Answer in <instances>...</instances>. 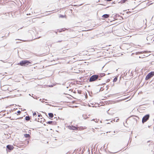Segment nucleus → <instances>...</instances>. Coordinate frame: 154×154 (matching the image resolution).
Instances as JSON below:
<instances>
[{"label": "nucleus", "instance_id": "obj_1", "mask_svg": "<svg viewBox=\"0 0 154 154\" xmlns=\"http://www.w3.org/2000/svg\"><path fill=\"white\" fill-rule=\"evenodd\" d=\"M30 63H31L29 61L27 60H24L21 61L18 64L21 66H27V65Z\"/></svg>", "mask_w": 154, "mask_h": 154}, {"label": "nucleus", "instance_id": "obj_2", "mask_svg": "<svg viewBox=\"0 0 154 154\" xmlns=\"http://www.w3.org/2000/svg\"><path fill=\"white\" fill-rule=\"evenodd\" d=\"M99 78L98 75H93L90 78L89 81L90 82L95 81Z\"/></svg>", "mask_w": 154, "mask_h": 154}, {"label": "nucleus", "instance_id": "obj_3", "mask_svg": "<svg viewBox=\"0 0 154 154\" xmlns=\"http://www.w3.org/2000/svg\"><path fill=\"white\" fill-rule=\"evenodd\" d=\"M154 75V72H149L146 76V79L148 80Z\"/></svg>", "mask_w": 154, "mask_h": 154}, {"label": "nucleus", "instance_id": "obj_4", "mask_svg": "<svg viewBox=\"0 0 154 154\" xmlns=\"http://www.w3.org/2000/svg\"><path fill=\"white\" fill-rule=\"evenodd\" d=\"M149 114L146 115L144 116L142 122L143 123L146 122L149 119Z\"/></svg>", "mask_w": 154, "mask_h": 154}, {"label": "nucleus", "instance_id": "obj_5", "mask_svg": "<svg viewBox=\"0 0 154 154\" xmlns=\"http://www.w3.org/2000/svg\"><path fill=\"white\" fill-rule=\"evenodd\" d=\"M68 128L71 130H78V129L77 127H76L74 126H73L72 125L70 126L69 125L68 126Z\"/></svg>", "mask_w": 154, "mask_h": 154}, {"label": "nucleus", "instance_id": "obj_6", "mask_svg": "<svg viewBox=\"0 0 154 154\" xmlns=\"http://www.w3.org/2000/svg\"><path fill=\"white\" fill-rule=\"evenodd\" d=\"M7 148L10 150H12L13 149L14 147L11 145H8L7 146Z\"/></svg>", "mask_w": 154, "mask_h": 154}, {"label": "nucleus", "instance_id": "obj_7", "mask_svg": "<svg viewBox=\"0 0 154 154\" xmlns=\"http://www.w3.org/2000/svg\"><path fill=\"white\" fill-rule=\"evenodd\" d=\"M78 129V130H81L83 129H85L86 128V127H80L77 128Z\"/></svg>", "mask_w": 154, "mask_h": 154}, {"label": "nucleus", "instance_id": "obj_8", "mask_svg": "<svg viewBox=\"0 0 154 154\" xmlns=\"http://www.w3.org/2000/svg\"><path fill=\"white\" fill-rule=\"evenodd\" d=\"M109 16V15L108 14H105L103 15L102 17L105 18H107Z\"/></svg>", "mask_w": 154, "mask_h": 154}, {"label": "nucleus", "instance_id": "obj_9", "mask_svg": "<svg viewBox=\"0 0 154 154\" xmlns=\"http://www.w3.org/2000/svg\"><path fill=\"white\" fill-rule=\"evenodd\" d=\"M49 116L51 118H53L54 116L53 114L52 113H48Z\"/></svg>", "mask_w": 154, "mask_h": 154}, {"label": "nucleus", "instance_id": "obj_10", "mask_svg": "<svg viewBox=\"0 0 154 154\" xmlns=\"http://www.w3.org/2000/svg\"><path fill=\"white\" fill-rule=\"evenodd\" d=\"M105 75V74L104 73H101L99 75V77H102L104 76Z\"/></svg>", "mask_w": 154, "mask_h": 154}, {"label": "nucleus", "instance_id": "obj_11", "mask_svg": "<svg viewBox=\"0 0 154 154\" xmlns=\"http://www.w3.org/2000/svg\"><path fill=\"white\" fill-rule=\"evenodd\" d=\"M26 120L29 121L30 120V117L29 116H26L25 118Z\"/></svg>", "mask_w": 154, "mask_h": 154}, {"label": "nucleus", "instance_id": "obj_12", "mask_svg": "<svg viewBox=\"0 0 154 154\" xmlns=\"http://www.w3.org/2000/svg\"><path fill=\"white\" fill-rule=\"evenodd\" d=\"M127 0H122L121 1V3H123L125 2L126 1H127Z\"/></svg>", "mask_w": 154, "mask_h": 154}, {"label": "nucleus", "instance_id": "obj_13", "mask_svg": "<svg viewBox=\"0 0 154 154\" xmlns=\"http://www.w3.org/2000/svg\"><path fill=\"white\" fill-rule=\"evenodd\" d=\"M53 122V121H50L47 122V124H51Z\"/></svg>", "mask_w": 154, "mask_h": 154}, {"label": "nucleus", "instance_id": "obj_14", "mask_svg": "<svg viewBox=\"0 0 154 154\" xmlns=\"http://www.w3.org/2000/svg\"><path fill=\"white\" fill-rule=\"evenodd\" d=\"M83 117L84 119H86L88 118L87 117H86V116L85 115H83Z\"/></svg>", "mask_w": 154, "mask_h": 154}, {"label": "nucleus", "instance_id": "obj_15", "mask_svg": "<svg viewBox=\"0 0 154 154\" xmlns=\"http://www.w3.org/2000/svg\"><path fill=\"white\" fill-rule=\"evenodd\" d=\"M117 80V78L116 77H115L113 79V82H116Z\"/></svg>", "mask_w": 154, "mask_h": 154}, {"label": "nucleus", "instance_id": "obj_16", "mask_svg": "<svg viewBox=\"0 0 154 154\" xmlns=\"http://www.w3.org/2000/svg\"><path fill=\"white\" fill-rule=\"evenodd\" d=\"M25 137H29V134H25Z\"/></svg>", "mask_w": 154, "mask_h": 154}, {"label": "nucleus", "instance_id": "obj_17", "mask_svg": "<svg viewBox=\"0 0 154 154\" xmlns=\"http://www.w3.org/2000/svg\"><path fill=\"white\" fill-rule=\"evenodd\" d=\"M59 17L63 18V17H64V16L62 15H60L59 16Z\"/></svg>", "mask_w": 154, "mask_h": 154}, {"label": "nucleus", "instance_id": "obj_18", "mask_svg": "<svg viewBox=\"0 0 154 154\" xmlns=\"http://www.w3.org/2000/svg\"><path fill=\"white\" fill-rule=\"evenodd\" d=\"M32 97L34 99H37V97L34 96H32Z\"/></svg>", "mask_w": 154, "mask_h": 154}, {"label": "nucleus", "instance_id": "obj_19", "mask_svg": "<svg viewBox=\"0 0 154 154\" xmlns=\"http://www.w3.org/2000/svg\"><path fill=\"white\" fill-rule=\"evenodd\" d=\"M20 112H20V111H18L17 112V113H18V114H20Z\"/></svg>", "mask_w": 154, "mask_h": 154}, {"label": "nucleus", "instance_id": "obj_20", "mask_svg": "<svg viewBox=\"0 0 154 154\" xmlns=\"http://www.w3.org/2000/svg\"><path fill=\"white\" fill-rule=\"evenodd\" d=\"M36 113L35 112L33 113V116L36 115Z\"/></svg>", "mask_w": 154, "mask_h": 154}, {"label": "nucleus", "instance_id": "obj_21", "mask_svg": "<svg viewBox=\"0 0 154 154\" xmlns=\"http://www.w3.org/2000/svg\"><path fill=\"white\" fill-rule=\"evenodd\" d=\"M40 101H41L42 102H44V101H43V100H42L41 99H40Z\"/></svg>", "mask_w": 154, "mask_h": 154}, {"label": "nucleus", "instance_id": "obj_22", "mask_svg": "<svg viewBox=\"0 0 154 154\" xmlns=\"http://www.w3.org/2000/svg\"><path fill=\"white\" fill-rule=\"evenodd\" d=\"M38 117H40V118H41V117H42V116H41L40 115H38Z\"/></svg>", "mask_w": 154, "mask_h": 154}, {"label": "nucleus", "instance_id": "obj_23", "mask_svg": "<svg viewBox=\"0 0 154 154\" xmlns=\"http://www.w3.org/2000/svg\"><path fill=\"white\" fill-rule=\"evenodd\" d=\"M119 120V119H117L116 121V122H117Z\"/></svg>", "mask_w": 154, "mask_h": 154}, {"label": "nucleus", "instance_id": "obj_24", "mask_svg": "<svg viewBox=\"0 0 154 154\" xmlns=\"http://www.w3.org/2000/svg\"><path fill=\"white\" fill-rule=\"evenodd\" d=\"M62 31V30H61H61H60L59 32H61Z\"/></svg>", "mask_w": 154, "mask_h": 154}, {"label": "nucleus", "instance_id": "obj_25", "mask_svg": "<svg viewBox=\"0 0 154 154\" xmlns=\"http://www.w3.org/2000/svg\"><path fill=\"white\" fill-rule=\"evenodd\" d=\"M1 61H2V62H4V61H3V60H1Z\"/></svg>", "mask_w": 154, "mask_h": 154}, {"label": "nucleus", "instance_id": "obj_26", "mask_svg": "<svg viewBox=\"0 0 154 154\" xmlns=\"http://www.w3.org/2000/svg\"><path fill=\"white\" fill-rule=\"evenodd\" d=\"M57 34V32H55Z\"/></svg>", "mask_w": 154, "mask_h": 154}]
</instances>
